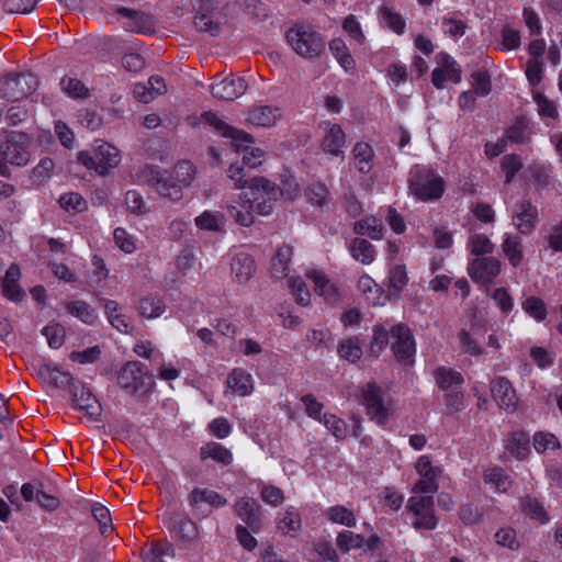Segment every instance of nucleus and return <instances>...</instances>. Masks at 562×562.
<instances>
[{"instance_id":"obj_1","label":"nucleus","mask_w":562,"mask_h":562,"mask_svg":"<svg viewBox=\"0 0 562 562\" xmlns=\"http://www.w3.org/2000/svg\"><path fill=\"white\" fill-rule=\"evenodd\" d=\"M159 167L145 166L137 173V181L154 188L162 198L176 202L183 196L182 187H189L195 176V168L192 162L183 160L178 162L173 169L175 181H171Z\"/></svg>"},{"instance_id":"obj_2","label":"nucleus","mask_w":562,"mask_h":562,"mask_svg":"<svg viewBox=\"0 0 562 562\" xmlns=\"http://www.w3.org/2000/svg\"><path fill=\"white\" fill-rule=\"evenodd\" d=\"M286 41L302 58L315 59L325 53L324 36L305 24H295L286 32Z\"/></svg>"},{"instance_id":"obj_3","label":"nucleus","mask_w":562,"mask_h":562,"mask_svg":"<svg viewBox=\"0 0 562 562\" xmlns=\"http://www.w3.org/2000/svg\"><path fill=\"white\" fill-rule=\"evenodd\" d=\"M281 195L282 190L276 183L263 177H255L250 180L249 192L245 194V201L254 215H268Z\"/></svg>"},{"instance_id":"obj_4","label":"nucleus","mask_w":562,"mask_h":562,"mask_svg":"<svg viewBox=\"0 0 562 562\" xmlns=\"http://www.w3.org/2000/svg\"><path fill=\"white\" fill-rule=\"evenodd\" d=\"M408 188L419 200H438L445 191L443 180L431 169L415 166L409 171Z\"/></svg>"},{"instance_id":"obj_5","label":"nucleus","mask_w":562,"mask_h":562,"mask_svg":"<svg viewBox=\"0 0 562 562\" xmlns=\"http://www.w3.org/2000/svg\"><path fill=\"white\" fill-rule=\"evenodd\" d=\"M117 384L127 394L140 397L150 390L153 380L140 362L128 361L117 373Z\"/></svg>"},{"instance_id":"obj_6","label":"nucleus","mask_w":562,"mask_h":562,"mask_svg":"<svg viewBox=\"0 0 562 562\" xmlns=\"http://www.w3.org/2000/svg\"><path fill=\"white\" fill-rule=\"evenodd\" d=\"M120 160L119 149L108 143L95 146L92 153L78 154V161L89 169H94L100 176H105L120 164Z\"/></svg>"},{"instance_id":"obj_7","label":"nucleus","mask_w":562,"mask_h":562,"mask_svg":"<svg viewBox=\"0 0 562 562\" xmlns=\"http://www.w3.org/2000/svg\"><path fill=\"white\" fill-rule=\"evenodd\" d=\"M38 87L33 74H16L0 79V98L19 101L32 94Z\"/></svg>"},{"instance_id":"obj_8","label":"nucleus","mask_w":562,"mask_h":562,"mask_svg":"<svg viewBox=\"0 0 562 562\" xmlns=\"http://www.w3.org/2000/svg\"><path fill=\"white\" fill-rule=\"evenodd\" d=\"M406 508L412 513L414 520L412 525L417 530H432L438 520L435 515V503L432 495L412 496Z\"/></svg>"},{"instance_id":"obj_9","label":"nucleus","mask_w":562,"mask_h":562,"mask_svg":"<svg viewBox=\"0 0 562 562\" xmlns=\"http://www.w3.org/2000/svg\"><path fill=\"white\" fill-rule=\"evenodd\" d=\"M30 137L23 132H10L0 147L3 162L23 167L30 161Z\"/></svg>"},{"instance_id":"obj_10","label":"nucleus","mask_w":562,"mask_h":562,"mask_svg":"<svg viewBox=\"0 0 562 562\" xmlns=\"http://www.w3.org/2000/svg\"><path fill=\"white\" fill-rule=\"evenodd\" d=\"M363 404L371 420L384 425L391 414L385 392L375 383H368L362 391Z\"/></svg>"},{"instance_id":"obj_11","label":"nucleus","mask_w":562,"mask_h":562,"mask_svg":"<svg viewBox=\"0 0 562 562\" xmlns=\"http://www.w3.org/2000/svg\"><path fill=\"white\" fill-rule=\"evenodd\" d=\"M393 342L391 349L396 360L403 364H412L416 353V344L412 330L406 324L400 323L391 327Z\"/></svg>"},{"instance_id":"obj_12","label":"nucleus","mask_w":562,"mask_h":562,"mask_svg":"<svg viewBox=\"0 0 562 562\" xmlns=\"http://www.w3.org/2000/svg\"><path fill=\"white\" fill-rule=\"evenodd\" d=\"M233 510L254 533L261 530L263 526V515L261 505L257 499L248 496L239 497L235 502Z\"/></svg>"},{"instance_id":"obj_13","label":"nucleus","mask_w":562,"mask_h":562,"mask_svg":"<svg viewBox=\"0 0 562 562\" xmlns=\"http://www.w3.org/2000/svg\"><path fill=\"white\" fill-rule=\"evenodd\" d=\"M501 262L494 257H479L468 266L471 279L480 284L492 283L501 272Z\"/></svg>"},{"instance_id":"obj_14","label":"nucleus","mask_w":562,"mask_h":562,"mask_svg":"<svg viewBox=\"0 0 562 562\" xmlns=\"http://www.w3.org/2000/svg\"><path fill=\"white\" fill-rule=\"evenodd\" d=\"M69 392L75 407L85 412L91 420H97L101 414V405L91 391L78 381Z\"/></svg>"},{"instance_id":"obj_15","label":"nucleus","mask_w":562,"mask_h":562,"mask_svg":"<svg viewBox=\"0 0 562 562\" xmlns=\"http://www.w3.org/2000/svg\"><path fill=\"white\" fill-rule=\"evenodd\" d=\"M512 220L519 233L529 235L536 228L538 210L530 201H519L513 207Z\"/></svg>"},{"instance_id":"obj_16","label":"nucleus","mask_w":562,"mask_h":562,"mask_svg":"<svg viewBox=\"0 0 562 562\" xmlns=\"http://www.w3.org/2000/svg\"><path fill=\"white\" fill-rule=\"evenodd\" d=\"M247 83L239 77H226L211 85V93L214 98L225 101H234L245 93Z\"/></svg>"},{"instance_id":"obj_17","label":"nucleus","mask_w":562,"mask_h":562,"mask_svg":"<svg viewBox=\"0 0 562 562\" xmlns=\"http://www.w3.org/2000/svg\"><path fill=\"white\" fill-rule=\"evenodd\" d=\"M491 393L502 409L514 412L517 405V396L509 380L504 376L496 378L491 382Z\"/></svg>"},{"instance_id":"obj_18","label":"nucleus","mask_w":562,"mask_h":562,"mask_svg":"<svg viewBox=\"0 0 562 562\" xmlns=\"http://www.w3.org/2000/svg\"><path fill=\"white\" fill-rule=\"evenodd\" d=\"M203 117L207 124L213 126L216 131L221 132L224 137L231 138L233 140V145L236 147V150H239V147L243 143H252L251 135L227 125L215 113L205 112Z\"/></svg>"},{"instance_id":"obj_19","label":"nucleus","mask_w":562,"mask_h":562,"mask_svg":"<svg viewBox=\"0 0 562 562\" xmlns=\"http://www.w3.org/2000/svg\"><path fill=\"white\" fill-rule=\"evenodd\" d=\"M37 373L45 382H48L59 389L68 387L69 391L78 382V380H75L69 372L61 371L57 367L48 363L40 366Z\"/></svg>"},{"instance_id":"obj_20","label":"nucleus","mask_w":562,"mask_h":562,"mask_svg":"<svg viewBox=\"0 0 562 562\" xmlns=\"http://www.w3.org/2000/svg\"><path fill=\"white\" fill-rule=\"evenodd\" d=\"M325 124L327 127L322 143L323 149L334 156H344L341 147L345 145V133L341 126L338 124H331L330 122Z\"/></svg>"},{"instance_id":"obj_21","label":"nucleus","mask_w":562,"mask_h":562,"mask_svg":"<svg viewBox=\"0 0 562 562\" xmlns=\"http://www.w3.org/2000/svg\"><path fill=\"white\" fill-rule=\"evenodd\" d=\"M231 270L237 282L245 283L252 277L256 270L255 261L248 254H237L232 259Z\"/></svg>"},{"instance_id":"obj_22","label":"nucleus","mask_w":562,"mask_h":562,"mask_svg":"<svg viewBox=\"0 0 562 562\" xmlns=\"http://www.w3.org/2000/svg\"><path fill=\"white\" fill-rule=\"evenodd\" d=\"M281 117V110L276 106L260 105L251 110L247 121L254 125L270 127Z\"/></svg>"},{"instance_id":"obj_23","label":"nucleus","mask_w":562,"mask_h":562,"mask_svg":"<svg viewBox=\"0 0 562 562\" xmlns=\"http://www.w3.org/2000/svg\"><path fill=\"white\" fill-rule=\"evenodd\" d=\"M189 505L198 508L200 503H206L212 507L220 508L227 504V499L217 492L209 488L195 487L188 496Z\"/></svg>"},{"instance_id":"obj_24","label":"nucleus","mask_w":562,"mask_h":562,"mask_svg":"<svg viewBox=\"0 0 562 562\" xmlns=\"http://www.w3.org/2000/svg\"><path fill=\"white\" fill-rule=\"evenodd\" d=\"M21 272L16 265H11L7 270L5 276L2 281L3 294L11 301L19 302L23 299L24 292L19 286L18 281L20 279Z\"/></svg>"},{"instance_id":"obj_25","label":"nucleus","mask_w":562,"mask_h":562,"mask_svg":"<svg viewBox=\"0 0 562 562\" xmlns=\"http://www.w3.org/2000/svg\"><path fill=\"white\" fill-rule=\"evenodd\" d=\"M175 549L168 542H153L148 548L143 549L144 562H168L173 559Z\"/></svg>"},{"instance_id":"obj_26","label":"nucleus","mask_w":562,"mask_h":562,"mask_svg":"<svg viewBox=\"0 0 562 562\" xmlns=\"http://www.w3.org/2000/svg\"><path fill=\"white\" fill-rule=\"evenodd\" d=\"M519 508L526 516L531 519H536L541 524H547L550 520L543 504L538 498L530 495L519 498Z\"/></svg>"},{"instance_id":"obj_27","label":"nucleus","mask_w":562,"mask_h":562,"mask_svg":"<svg viewBox=\"0 0 562 562\" xmlns=\"http://www.w3.org/2000/svg\"><path fill=\"white\" fill-rule=\"evenodd\" d=\"M170 528L177 537L184 541H193L198 537V527L194 521L183 515H177L170 521Z\"/></svg>"},{"instance_id":"obj_28","label":"nucleus","mask_w":562,"mask_h":562,"mask_svg":"<svg viewBox=\"0 0 562 562\" xmlns=\"http://www.w3.org/2000/svg\"><path fill=\"white\" fill-rule=\"evenodd\" d=\"M352 258L362 265H369L374 260L375 251L371 243L363 238H353L348 247Z\"/></svg>"},{"instance_id":"obj_29","label":"nucleus","mask_w":562,"mask_h":562,"mask_svg":"<svg viewBox=\"0 0 562 562\" xmlns=\"http://www.w3.org/2000/svg\"><path fill=\"white\" fill-rule=\"evenodd\" d=\"M202 460L212 459L223 465H228L233 461L232 452L218 442H207L200 449Z\"/></svg>"},{"instance_id":"obj_30","label":"nucleus","mask_w":562,"mask_h":562,"mask_svg":"<svg viewBox=\"0 0 562 562\" xmlns=\"http://www.w3.org/2000/svg\"><path fill=\"white\" fill-rule=\"evenodd\" d=\"M293 256V249L289 245H282L278 248L276 256L271 262V273L276 278H284L288 276L289 263Z\"/></svg>"},{"instance_id":"obj_31","label":"nucleus","mask_w":562,"mask_h":562,"mask_svg":"<svg viewBox=\"0 0 562 562\" xmlns=\"http://www.w3.org/2000/svg\"><path fill=\"white\" fill-rule=\"evenodd\" d=\"M307 277L314 283V290L318 295L324 296L327 301H335L338 296L337 289L327 279L324 272L313 270L307 273Z\"/></svg>"},{"instance_id":"obj_32","label":"nucleus","mask_w":562,"mask_h":562,"mask_svg":"<svg viewBox=\"0 0 562 562\" xmlns=\"http://www.w3.org/2000/svg\"><path fill=\"white\" fill-rule=\"evenodd\" d=\"M506 450L516 459H525L529 453V437L524 431H515L507 439Z\"/></svg>"},{"instance_id":"obj_33","label":"nucleus","mask_w":562,"mask_h":562,"mask_svg":"<svg viewBox=\"0 0 562 562\" xmlns=\"http://www.w3.org/2000/svg\"><path fill=\"white\" fill-rule=\"evenodd\" d=\"M227 386L240 396L252 391L251 375L243 369H234L227 378Z\"/></svg>"},{"instance_id":"obj_34","label":"nucleus","mask_w":562,"mask_h":562,"mask_svg":"<svg viewBox=\"0 0 562 562\" xmlns=\"http://www.w3.org/2000/svg\"><path fill=\"white\" fill-rule=\"evenodd\" d=\"M435 379L440 389L450 391L460 387L464 382L460 372L445 367H440L435 371Z\"/></svg>"},{"instance_id":"obj_35","label":"nucleus","mask_w":562,"mask_h":562,"mask_svg":"<svg viewBox=\"0 0 562 562\" xmlns=\"http://www.w3.org/2000/svg\"><path fill=\"white\" fill-rule=\"evenodd\" d=\"M329 50L346 71H351L355 69V59L350 55L349 49L344 40L339 37L331 40L329 42Z\"/></svg>"},{"instance_id":"obj_36","label":"nucleus","mask_w":562,"mask_h":562,"mask_svg":"<svg viewBox=\"0 0 562 562\" xmlns=\"http://www.w3.org/2000/svg\"><path fill=\"white\" fill-rule=\"evenodd\" d=\"M194 222L200 229L220 232L223 229L226 218L225 215L218 211H204L201 215L195 217Z\"/></svg>"},{"instance_id":"obj_37","label":"nucleus","mask_w":562,"mask_h":562,"mask_svg":"<svg viewBox=\"0 0 562 562\" xmlns=\"http://www.w3.org/2000/svg\"><path fill=\"white\" fill-rule=\"evenodd\" d=\"M66 311L87 325H93L98 318L94 310L87 302L80 300L66 303Z\"/></svg>"},{"instance_id":"obj_38","label":"nucleus","mask_w":562,"mask_h":562,"mask_svg":"<svg viewBox=\"0 0 562 562\" xmlns=\"http://www.w3.org/2000/svg\"><path fill=\"white\" fill-rule=\"evenodd\" d=\"M353 232L357 235H367L371 239L379 240L383 237V225L378 218L371 216L356 222Z\"/></svg>"},{"instance_id":"obj_39","label":"nucleus","mask_w":562,"mask_h":562,"mask_svg":"<svg viewBox=\"0 0 562 562\" xmlns=\"http://www.w3.org/2000/svg\"><path fill=\"white\" fill-rule=\"evenodd\" d=\"M502 249L512 266L518 267L521 263L524 256L520 237L506 235Z\"/></svg>"},{"instance_id":"obj_40","label":"nucleus","mask_w":562,"mask_h":562,"mask_svg":"<svg viewBox=\"0 0 562 562\" xmlns=\"http://www.w3.org/2000/svg\"><path fill=\"white\" fill-rule=\"evenodd\" d=\"M484 482L490 484L495 492L504 493L510 485V477L501 468H492L484 472Z\"/></svg>"},{"instance_id":"obj_41","label":"nucleus","mask_w":562,"mask_h":562,"mask_svg":"<svg viewBox=\"0 0 562 562\" xmlns=\"http://www.w3.org/2000/svg\"><path fill=\"white\" fill-rule=\"evenodd\" d=\"M165 303L156 295H147L139 301L138 311L143 317L156 318L165 312Z\"/></svg>"},{"instance_id":"obj_42","label":"nucleus","mask_w":562,"mask_h":562,"mask_svg":"<svg viewBox=\"0 0 562 562\" xmlns=\"http://www.w3.org/2000/svg\"><path fill=\"white\" fill-rule=\"evenodd\" d=\"M353 157L358 164V170L368 173L371 169V161L374 156L373 149L368 143H357L352 150Z\"/></svg>"},{"instance_id":"obj_43","label":"nucleus","mask_w":562,"mask_h":562,"mask_svg":"<svg viewBox=\"0 0 562 562\" xmlns=\"http://www.w3.org/2000/svg\"><path fill=\"white\" fill-rule=\"evenodd\" d=\"M326 517L335 522L347 527H353L356 525V517L352 510L342 506H331L326 510Z\"/></svg>"},{"instance_id":"obj_44","label":"nucleus","mask_w":562,"mask_h":562,"mask_svg":"<svg viewBox=\"0 0 562 562\" xmlns=\"http://www.w3.org/2000/svg\"><path fill=\"white\" fill-rule=\"evenodd\" d=\"M55 164L52 158L44 157L36 167L32 169L31 180L34 184L41 186L46 182L54 172Z\"/></svg>"},{"instance_id":"obj_45","label":"nucleus","mask_w":562,"mask_h":562,"mask_svg":"<svg viewBox=\"0 0 562 562\" xmlns=\"http://www.w3.org/2000/svg\"><path fill=\"white\" fill-rule=\"evenodd\" d=\"M521 307L526 314L535 318L537 322H542L547 317L546 304L538 296L526 297L521 303Z\"/></svg>"},{"instance_id":"obj_46","label":"nucleus","mask_w":562,"mask_h":562,"mask_svg":"<svg viewBox=\"0 0 562 562\" xmlns=\"http://www.w3.org/2000/svg\"><path fill=\"white\" fill-rule=\"evenodd\" d=\"M301 517L297 510L290 507L278 522V529L283 535H293L301 529Z\"/></svg>"},{"instance_id":"obj_47","label":"nucleus","mask_w":562,"mask_h":562,"mask_svg":"<svg viewBox=\"0 0 562 562\" xmlns=\"http://www.w3.org/2000/svg\"><path fill=\"white\" fill-rule=\"evenodd\" d=\"M391 330L389 331L383 325L375 324L373 326V337L370 342V352L376 358L389 344Z\"/></svg>"},{"instance_id":"obj_48","label":"nucleus","mask_w":562,"mask_h":562,"mask_svg":"<svg viewBox=\"0 0 562 562\" xmlns=\"http://www.w3.org/2000/svg\"><path fill=\"white\" fill-rule=\"evenodd\" d=\"M339 356L350 362L358 361L362 356V349L359 344V339L353 337L341 341L338 347Z\"/></svg>"},{"instance_id":"obj_49","label":"nucleus","mask_w":562,"mask_h":562,"mask_svg":"<svg viewBox=\"0 0 562 562\" xmlns=\"http://www.w3.org/2000/svg\"><path fill=\"white\" fill-rule=\"evenodd\" d=\"M60 88L70 98H87L89 94L88 88L77 78L64 77Z\"/></svg>"},{"instance_id":"obj_50","label":"nucleus","mask_w":562,"mask_h":562,"mask_svg":"<svg viewBox=\"0 0 562 562\" xmlns=\"http://www.w3.org/2000/svg\"><path fill=\"white\" fill-rule=\"evenodd\" d=\"M337 547L348 552L351 549H359L364 543V538L360 535L353 533L352 531L344 530L338 533L336 539Z\"/></svg>"},{"instance_id":"obj_51","label":"nucleus","mask_w":562,"mask_h":562,"mask_svg":"<svg viewBox=\"0 0 562 562\" xmlns=\"http://www.w3.org/2000/svg\"><path fill=\"white\" fill-rule=\"evenodd\" d=\"M469 249L472 255L482 256L492 254L494 245L491 243L487 236L483 234H475L469 238Z\"/></svg>"},{"instance_id":"obj_52","label":"nucleus","mask_w":562,"mask_h":562,"mask_svg":"<svg viewBox=\"0 0 562 562\" xmlns=\"http://www.w3.org/2000/svg\"><path fill=\"white\" fill-rule=\"evenodd\" d=\"M227 211L229 216H232L235 222L241 226L248 227L254 223V213L248 209L246 201L240 204V209L235 205H227Z\"/></svg>"},{"instance_id":"obj_53","label":"nucleus","mask_w":562,"mask_h":562,"mask_svg":"<svg viewBox=\"0 0 562 562\" xmlns=\"http://www.w3.org/2000/svg\"><path fill=\"white\" fill-rule=\"evenodd\" d=\"M325 427L333 434V436L341 440L347 435V425L346 423L333 414H324L323 419L321 420Z\"/></svg>"},{"instance_id":"obj_54","label":"nucleus","mask_w":562,"mask_h":562,"mask_svg":"<svg viewBox=\"0 0 562 562\" xmlns=\"http://www.w3.org/2000/svg\"><path fill=\"white\" fill-rule=\"evenodd\" d=\"M42 334L46 337L50 348L57 349L64 344L65 328L60 324L45 326Z\"/></svg>"},{"instance_id":"obj_55","label":"nucleus","mask_w":562,"mask_h":562,"mask_svg":"<svg viewBox=\"0 0 562 562\" xmlns=\"http://www.w3.org/2000/svg\"><path fill=\"white\" fill-rule=\"evenodd\" d=\"M60 206L67 212H81L86 209V201L79 194L75 192L63 194L59 198Z\"/></svg>"},{"instance_id":"obj_56","label":"nucleus","mask_w":562,"mask_h":562,"mask_svg":"<svg viewBox=\"0 0 562 562\" xmlns=\"http://www.w3.org/2000/svg\"><path fill=\"white\" fill-rule=\"evenodd\" d=\"M37 0H4L3 9L10 14L30 13L36 7Z\"/></svg>"},{"instance_id":"obj_57","label":"nucleus","mask_w":562,"mask_h":562,"mask_svg":"<svg viewBox=\"0 0 562 562\" xmlns=\"http://www.w3.org/2000/svg\"><path fill=\"white\" fill-rule=\"evenodd\" d=\"M193 24L200 32H207L212 36H217L221 31L218 23L214 22L209 13H198L194 16Z\"/></svg>"},{"instance_id":"obj_58","label":"nucleus","mask_w":562,"mask_h":562,"mask_svg":"<svg viewBox=\"0 0 562 562\" xmlns=\"http://www.w3.org/2000/svg\"><path fill=\"white\" fill-rule=\"evenodd\" d=\"M289 286L291 289L292 294L295 296L296 302L306 306L310 303V292L305 282L300 278H290Z\"/></svg>"},{"instance_id":"obj_59","label":"nucleus","mask_w":562,"mask_h":562,"mask_svg":"<svg viewBox=\"0 0 562 562\" xmlns=\"http://www.w3.org/2000/svg\"><path fill=\"white\" fill-rule=\"evenodd\" d=\"M77 117L80 125L89 131H97L102 125L101 116L89 109L78 111Z\"/></svg>"},{"instance_id":"obj_60","label":"nucleus","mask_w":562,"mask_h":562,"mask_svg":"<svg viewBox=\"0 0 562 562\" xmlns=\"http://www.w3.org/2000/svg\"><path fill=\"white\" fill-rule=\"evenodd\" d=\"M459 347L461 350L470 356L479 357L483 353V349L480 345L471 337L470 333L462 329L459 335Z\"/></svg>"},{"instance_id":"obj_61","label":"nucleus","mask_w":562,"mask_h":562,"mask_svg":"<svg viewBox=\"0 0 562 562\" xmlns=\"http://www.w3.org/2000/svg\"><path fill=\"white\" fill-rule=\"evenodd\" d=\"M328 193L326 186L321 182L310 184L306 190V196L317 206H323L326 203Z\"/></svg>"},{"instance_id":"obj_62","label":"nucleus","mask_w":562,"mask_h":562,"mask_svg":"<svg viewBox=\"0 0 562 562\" xmlns=\"http://www.w3.org/2000/svg\"><path fill=\"white\" fill-rule=\"evenodd\" d=\"M474 93L485 97L491 92V79L487 71L479 70L472 74Z\"/></svg>"},{"instance_id":"obj_63","label":"nucleus","mask_w":562,"mask_h":562,"mask_svg":"<svg viewBox=\"0 0 562 562\" xmlns=\"http://www.w3.org/2000/svg\"><path fill=\"white\" fill-rule=\"evenodd\" d=\"M382 20L387 24V26L393 30L397 34H402L405 29V21L402 16L392 11L389 7H383L381 10Z\"/></svg>"},{"instance_id":"obj_64","label":"nucleus","mask_w":562,"mask_h":562,"mask_svg":"<svg viewBox=\"0 0 562 562\" xmlns=\"http://www.w3.org/2000/svg\"><path fill=\"white\" fill-rule=\"evenodd\" d=\"M522 167V162L517 155H506L502 159V169L506 173V183H510L515 177V175Z\"/></svg>"}]
</instances>
